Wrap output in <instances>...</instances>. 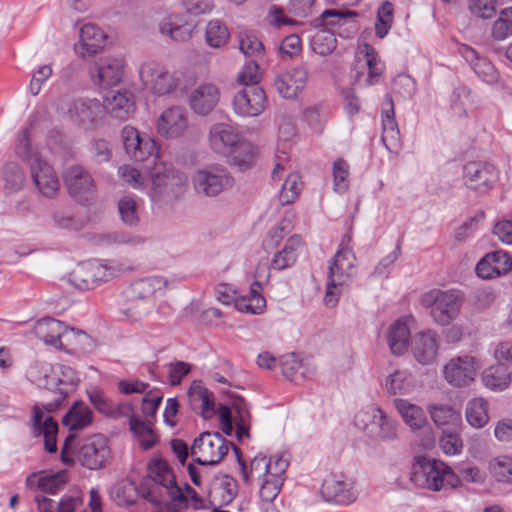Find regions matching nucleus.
<instances>
[{"instance_id": "obj_1", "label": "nucleus", "mask_w": 512, "mask_h": 512, "mask_svg": "<svg viewBox=\"0 0 512 512\" xmlns=\"http://www.w3.org/2000/svg\"><path fill=\"white\" fill-rule=\"evenodd\" d=\"M33 370H37L42 376H34L33 381L39 386L56 394L49 403L42 406L35 404L32 408V434L34 437H44V449L48 453L57 451L58 424L51 417L44 418V412L53 413L64 403L67 396L75 390L79 384L76 371L66 365L52 367L47 363L36 364Z\"/></svg>"}, {"instance_id": "obj_2", "label": "nucleus", "mask_w": 512, "mask_h": 512, "mask_svg": "<svg viewBox=\"0 0 512 512\" xmlns=\"http://www.w3.org/2000/svg\"><path fill=\"white\" fill-rule=\"evenodd\" d=\"M147 178L151 184V199L163 205L178 200L185 193L188 184L187 176L183 172L165 162L154 163L144 176V181Z\"/></svg>"}, {"instance_id": "obj_3", "label": "nucleus", "mask_w": 512, "mask_h": 512, "mask_svg": "<svg viewBox=\"0 0 512 512\" xmlns=\"http://www.w3.org/2000/svg\"><path fill=\"white\" fill-rule=\"evenodd\" d=\"M149 476L153 486L143 491L144 499L156 506L167 505L168 502L187 503V496L177 484L172 468L163 459H155L149 464Z\"/></svg>"}, {"instance_id": "obj_4", "label": "nucleus", "mask_w": 512, "mask_h": 512, "mask_svg": "<svg viewBox=\"0 0 512 512\" xmlns=\"http://www.w3.org/2000/svg\"><path fill=\"white\" fill-rule=\"evenodd\" d=\"M410 481L416 487L440 491L455 487L459 478L442 461L416 456L411 466Z\"/></svg>"}, {"instance_id": "obj_5", "label": "nucleus", "mask_w": 512, "mask_h": 512, "mask_svg": "<svg viewBox=\"0 0 512 512\" xmlns=\"http://www.w3.org/2000/svg\"><path fill=\"white\" fill-rule=\"evenodd\" d=\"M351 234H346L341 242L339 250L336 252L331 265L329 266L326 293L324 304L333 308L338 303V287H342L355 276L356 256L346 243L351 241Z\"/></svg>"}, {"instance_id": "obj_6", "label": "nucleus", "mask_w": 512, "mask_h": 512, "mask_svg": "<svg viewBox=\"0 0 512 512\" xmlns=\"http://www.w3.org/2000/svg\"><path fill=\"white\" fill-rule=\"evenodd\" d=\"M162 399L163 395L159 390H149L140 401L141 411L147 419L143 421L137 415L130 413V431L134 434L135 441L143 451L151 449L158 442V436L153 429V422L150 418L155 417Z\"/></svg>"}, {"instance_id": "obj_7", "label": "nucleus", "mask_w": 512, "mask_h": 512, "mask_svg": "<svg viewBox=\"0 0 512 512\" xmlns=\"http://www.w3.org/2000/svg\"><path fill=\"white\" fill-rule=\"evenodd\" d=\"M134 133L135 143L130 158L135 165L130 166V186L139 189L144 187V176L157 162V147L155 141L147 134H140L130 127V135Z\"/></svg>"}, {"instance_id": "obj_8", "label": "nucleus", "mask_w": 512, "mask_h": 512, "mask_svg": "<svg viewBox=\"0 0 512 512\" xmlns=\"http://www.w3.org/2000/svg\"><path fill=\"white\" fill-rule=\"evenodd\" d=\"M192 183L197 194L216 197L234 185V178L225 166L211 164L196 170Z\"/></svg>"}, {"instance_id": "obj_9", "label": "nucleus", "mask_w": 512, "mask_h": 512, "mask_svg": "<svg viewBox=\"0 0 512 512\" xmlns=\"http://www.w3.org/2000/svg\"><path fill=\"white\" fill-rule=\"evenodd\" d=\"M424 303L431 306V316L439 325H449L459 315L463 304L462 293L457 290H433L424 298Z\"/></svg>"}, {"instance_id": "obj_10", "label": "nucleus", "mask_w": 512, "mask_h": 512, "mask_svg": "<svg viewBox=\"0 0 512 512\" xmlns=\"http://www.w3.org/2000/svg\"><path fill=\"white\" fill-rule=\"evenodd\" d=\"M228 443L219 432L201 433L191 447L194 462L200 465L218 464L228 453Z\"/></svg>"}, {"instance_id": "obj_11", "label": "nucleus", "mask_w": 512, "mask_h": 512, "mask_svg": "<svg viewBox=\"0 0 512 512\" xmlns=\"http://www.w3.org/2000/svg\"><path fill=\"white\" fill-rule=\"evenodd\" d=\"M463 180L466 187L480 195L487 194L498 180V171L494 165L471 161L463 166Z\"/></svg>"}, {"instance_id": "obj_12", "label": "nucleus", "mask_w": 512, "mask_h": 512, "mask_svg": "<svg viewBox=\"0 0 512 512\" xmlns=\"http://www.w3.org/2000/svg\"><path fill=\"white\" fill-rule=\"evenodd\" d=\"M125 65L124 57L104 56L94 61L88 72L95 85L105 88L114 86L122 80Z\"/></svg>"}, {"instance_id": "obj_13", "label": "nucleus", "mask_w": 512, "mask_h": 512, "mask_svg": "<svg viewBox=\"0 0 512 512\" xmlns=\"http://www.w3.org/2000/svg\"><path fill=\"white\" fill-rule=\"evenodd\" d=\"M63 181L69 195L78 202H87L95 196L94 180L90 173L80 165L67 167L63 172Z\"/></svg>"}, {"instance_id": "obj_14", "label": "nucleus", "mask_w": 512, "mask_h": 512, "mask_svg": "<svg viewBox=\"0 0 512 512\" xmlns=\"http://www.w3.org/2000/svg\"><path fill=\"white\" fill-rule=\"evenodd\" d=\"M111 458V450L107 438L102 434H94L85 439L78 451L81 465L96 470L104 467Z\"/></svg>"}, {"instance_id": "obj_15", "label": "nucleus", "mask_w": 512, "mask_h": 512, "mask_svg": "<svg viewBox=\"0 0 512 512\" xmlns=\"http://www.w3.org/2000/svg\"><path fill=\"white\" fill-rule=\"evenodd\" d=\"M481 365L472 356L464 355L450 359L443 367L446 381L455 387L468 386L474 381Z\"/></svg>"}, {"instance_id": "obj_16", "label": "nucleus", "mask_w": 512, "mask_h": 512, "mask_svg": "<svg viewBox=\"0 0 512 512\" xmlns=\"http://www.w3.org/2000/svg\"><path fill=\"white\" fill-rule=\"evenodd\" d=\"M114 276L115 270L106 265L96 262L85 263L71 273V283L79 290H90Z\"/></svg>"}, {"instance_id": "obj_17", "label": "nucleus", "mask_w": 512, "mask_h": 512, "mask_svg": "<svg viewBox=\"0 0 512 512\" xmlns=\"http://www.w3.org/2000/svg\"><path fill=\"white\" fill-rule=\"evenodd\" d=\"M267 103L264 90L258 85L244 87L233 98L234 111L244 117H255L261 114Z\"/></svg>"}, {"instance_id": "obj_18", "label": "nucleus", "mask_w": 512, "mask_h": 512, "mask_svg": "<svg viewBox=\"0 0 512 512\" xmlns=\"http://www.w3.org/2000/svg\"><path fill=\"white\" fill-rule=\"evenodd\" d=\"M139 76L143 84L158 95L168 94L176 87L174 77L155 62L144 63L139 69Z\"/></svg>"}, {"instance_id": "obj_19", "label": "nucleus", "mask_w": 512, "mask_h": 512, "mask_svg": "<svg viewBox=\"0 0 512 512\" xmlns=\"http://www.w3.org/2000/svg\"><path fill=\"white\" fill-rule=\"evenodd\" d=\"M307 81L308 69L300 65L278 74L274 86L283 98L294 99L305 88Z\"/></svg>"}, {"instance_id": "obj_20", "label": "nucleus", "mask_w": 512, "mask_h": 512, "mask_svg": "<svg viewBox=\"0 0 512 512\" xmlns=\"http://www.w3.org/2000/svg\"><path fill=\"white\" fill-rule=\"evenodd\" d=\"M30 172L32 180L39 192L52 198L59 190V180L53 167L43 159H34L31 162Z\"/></svg>"}, {"instance_id": "obj_21", "label": "nucleus", "mask_w": 512, "mask_h": 512, "mask_svg": "<svg viewBox=\"0 0 512 512\" xmlns=\"http://www.w3.org/2000/svg\"><path fill=\"white\" fill-rule=\"evenodd\" d=\"M188 127L186 111L181 106L164 110L157 120V131L165 138H178Z\"/></svg>"}, {"instance_id": "obj_22", "label": "nucleus", "mask_w": 512, "mask_h": 512, "mask_svg": "<svg viewBox=\"0 0 512 512\" xmlns=\"http://www.w3.org/2000/svg\"><path fill=\"white\" fill-rule=\"evenodd\" d=\"M438 347L439 337L432 330L421 331L411 339L412 355L422 365H430L435 361Z\"/></svg>"}, {"instance_id": "obj_23", "label": "nucleus", "mask_w": 512, "mask_h": 512, "mask_svg": "<svg viewBox=\"0 0 512 512\" xmlns=\"http://www.w3.org/2000/svg\"><path fill=\"white\" fill-rule=\"evenodd\" d=\"M86 394L91 405L107 418L118 420L128 416V404L112 401L99 386H90Z\"/></svg>"}, {"instance_id": "obj_24", "label": "nucleus", "mask_w": 512, "mask_h": 512, "mask_svg": "<svg viewBox=\"0 0 512 512\" xmlns=\"http://www.w3.org/2000/svg\"><path fill=\"white\" fill-rule=\"evenodd\" d=\"M86 394L91 405L107 418L118 420L128 416V404L112 401L99 386H90Z\"/></svg>"}, {"instance_id": "obj_25", "label": "nucleus", "mask_w": 512, "mask_h": 512, "mask_svg": "<svg viewBox=\"0 0 512 512\" xmlns=\"http://www.w3.org/2000/svg\"><path fill=\"white\" fill-rule=\"evenodd\" d=\"M219 99V88L212 83H206L193 89L188 100L189 106L194 113L206 116L215 109Z\"/></svg>"}, {"instance_id": "obj_26", "label": "nucleus", "mask_w": 512, "mask_h": 512, "mask_svg": "<svg viewBox=\"0 0 512 512\" xmlns=\"http://www.w3.org/2000/svg\"><path fill=\"white\" fill-rule=\"evenodd\" d=\"M242 140L234 127L225 123H217L210 129V147L219 154H230Z\"/></svg>"}, {"instance_id": "obj_27", "label": "nucleus", "mask_w": 512, "mask_h": 512, "mask_svg": "<svg viewBox=\"0 0 512 512\" xmlns=\"http://www.w3.org/2000/svg\"><path fill=\"white\" fill-rule=\"evenodd\" d=\"M321 493L327 501L337 504H350L356 499L352 482L335 476L324 480Z\"/></svg>"}, {"instance_id": "obj_28", "label": "nucleus", "mask_w": 512, "mask_h": 512, "mask_svg": "<svg viewBox=\"0 0 512 512\" xmlns=\"http://www.w3.org/2000/svg\"><path fill=\"white\" fill-rule=\"evenodd\" d=\"M61 110H66L71 118L82 124L92 123L102 113L103 107L97 100L76 99L63 102Z\"/></svg>"}, {"instance_id": "obj_29", "label": "nucleus", "mask_w": 512, "mask_h": 512, "mask_svg": "<svg viewBox=\"0 0 512 512\" xmlns=\"http://www.w3.org/2000/svg\"><path fill=\"white\" fill-rule=\"evenodd\" d=\"M67 326L52 317L38 320L34 326L35 335L45 344L61 348Z\"/></svg>"}, {"instance_id": "obj_30", "label": "nucleus", "mask_w": 512, "mask_h": 512, "mask_svg": "<svg viewBox=\"0 0 512 512\" xmlns=\"http://www.w3.org/2000/svg\"><path fill=\"white\" fill-rule=\"evenodd\" d=\"M358 13L355 11L342 12L339 10L329 9L322 12L320 17L314 20L316 26L324 27V29L333 30L335 27L346 26L349 34L356 33Z\"/></svg>"}, {"instance_id": "obj_31", "label": "nucleus", "mask_w": 512, "mask_h": 512, "mask_svg": "<svg viewBox=\"0 0 512 512\" xmlns=\"http://www.w3.org/2000/svg\"><path fill=\"white\" fill-rule=\"evenodd\" d=\"M382 141L387 149L396 148L400 143V132L395 120L394 102L390 94H386L382 111Z\"/></svg>"}, {"instance_id": "obj_32", "label": "nucleus", "mask_w": 512, "mask_h": 512, "mask_svg": "<svg viewBox=\"0 0 512 512\" xmlns=\"http://www.w3.org/2000/svg\"><path fill=\"white\" fill-rule=\"evenodd\" d=\"M106 35L95 24H84L80 29V46L78 54L81 58L93 56L104 47Z\"/></svg>"}, {"instance_id": "obj_33", "label": "nucleus", "mask_w": 512, "mask_h": 512, "mask_svg": "<svg viewBox=\"0 0 512 512\" xmlns=\"http://www.w3.org/2000/svg\"><path fill=\"white\" fill-rule=\"evenodd\" d=\"M195 25L184 19L183 16L173 14L163 18L159 23L162 35L170 37L177 42H184L191 38Z\"/></svg>"}, {"instance_id": "obj_34", "label": "nucleus", "mask_w": 512, "mask_h": 512, "mask_svg": "<svg viewBox=\"0 0 512 512\" xmlns=\"http://www.w3.org/2000/svg\"><path fill=\"white\" fill-rule=\"evenodd\" d=\"M462 54L479 79L487 84H494L499 79V73L493 63L468 46L462 50Z\"/></svg>"}, {"instance_id": "obj_35", "label": "nucleus", "mask_w": 512, "mask_h": 512, "mask_svg": "<svg viewBox=\"0 0 512 512\" xmlns=\"http://www.w3.org/2000/svg\"><path fill=\"white\" fill-rule=\"evenodd\" d=\"M371 437L381 441H391L397 438V423L385 412L376 407L373 409V421L368 426Z\"/></svg>"}, {"instance_id": "obj_36", "label": "nucleus", "mask_w": 512, "mask_h": 512, "mask_svg": "<svg viewBox=\"0 0 512 512\" xmlns=\"http://www.w3.org/2000/svg\"><path fill=\"white\" fill-rule=\"evenodd\" d=\"M232 446L237 456V461L240 466L242 478L246 483H249L252 480H263L265 478L270 477V460H268L266 456L258 455L254 457L250 463V468L248 470L245 462L240 457V449L233 444Z\"/></svg>"}, {"instance_id": "obj_37", "label": "nucleus", "mask_w": 512, "mask_h": 512, "mask_svg": "<svg viewBox=\"0 0 512 512\" xmlns=\"http://www.w3.org/2000/svg\"><path fill=\"white\" fill-rule=\"evenodd\" d=\"M92 410L82 401H76L62 418V424L69 431H80L93 422Z\"/></svg>"}, {"instance_id": "obj_38", "label": "nucleus", "mask_w": 512, "mask_h": 512, "mask_svg": "<svg viewBox=\"0 0 512 512\" xmlns=\"http://www.w3.org/2000/svg\"><path fill=\"white\" fill-rule=\"evenodd\" d=\"M451 108L458 116L467 117L472 109L479 105V99L466 85L456 87L450 97Z\"/></svg>"}, {"instance_id": "obj_39", "label": "nucleus", "mask_w": 512, "mask_h": 512, "mask_svg": "<svg viewBox=\"0 0 512 512\" xmlns=\"http://www.w3.org/2000/svg\"><path fill=\"white\" fill-rule=\"evenodd\" d=\"M394 406L411 430H419L427 424L425 412L421 407L405 399H395Z\"/></svg>"}, {"instance_id": "obj_40", "label": "nucleus", "mask_w": 512, "mask_h": 512, "mask_svg": "<svg viewBox=\"0 0 512 512\" xmlns=\"http://www.w3.org/2000/svg\"><path fill=\"white\" fill-rule=\"evenodd\" d=\"M410 339V329L403 319H397L389 328L388 344L394 355H402L406 352Z\"/></svg>"}, {"instance_id": "obj_41", "label": "nucleus", "mask_w": 512, "mask_h": 512, "mask_svg": "<svg viewBox=\"0 0 512 512\" xmlns=\"http://www.w3.org/2000/svg\"><path fill=\"white\" fill-rule=\"evenodd\" d=\"M482 381L487 388L502 391L510 385L511 373L507 366L499 363L482 372Z\"/></svg>"}, {"instance_id": "obj_42", "label": "nucleus", "mask_w": 512, "mask_h": 512, "mask_svg": "<svg viewBox=\"0 0 512 512\" xmlns=\"http://www.w3.org/2000/svg\"><path fill=\"white\" fill-rule=\"evenodd\" d=\"M188 396L192 409H199L204 417H206L207 413L214 412L215 404L213 393L200 383L193 382L188 391Z\"/></svg>"}, {"instance_id": "obj_43", "label": "nucleus", "mask_w": 512, "mask_h": 512, "mask_svg": "<svg viewBox=\"0 0 512 512\" xmlns=\"http://www.w3.org/2000/svg\"><path fill=\"white\" fill-rule=\"evenodd\" d=\"M61 348L90 353L95 348V342L86 332L68 327Z\"/></svg>"}, {"instance_id": "obj_44", "label": "nucleus", "mask_w": 512, "mask_h": 512, "mask_svg": "<svg viewBox=\"0 0 512 512\" xmlns=\"http://www.w3.org/2000/svg\"><path fill=\"white\" fill-rule=\"evenodd\" d=\"M301 246V238L298 235L291 236L285 243L283 249L274 255L271 262L272 268L283 270L292 266L298 256V249Z\"/></svg>"}, {"instance_id": "obj_45", "label": "nucleus", "mask_w": 512, "mask_h": 512, "mask_svg": "<svg viewBox=\"0 0 512 512\" xmlns=\"http://www.w3.org/2000/svg\"><path fill=\"white\" fill-rule=\"evenodd\" d=\"M229 155L231 156V163L237 166L239 170L245 171L254 166L257 152L251 142L242 139Z\"/></svg>"}, {"instance_id": "obj_46", "label": "nucleus", "mask_w": 512, "mask_h": 512, "mask_svg": "<svg viewBox=\"0 0 512 512\" xmlns=\"http://www.w3.org/2000/svg\"><path fill=\"white\" fill-rule=\"evenodd\" d=\"M465 415L468 423L475 428L484 427L488 420V403L483 398L471 399L465 409Z\"/></svg>"}, {"instance_id": "obj_47", "label": "nucleus", "mask_w": 512, "mask_h": 512, "mask_svg": "<svg viewBox=\"0 0 512 512\" xmlns=\"http://www.w3.org/2000/svg\"><path fill=\"white\" fill-rule=\"evenodd\" d=\"M167 281L159 276L139 279L131 284L132 292L139 299L151 297L156 291L166 287Z\"/></svg>"}, {"instance_id": "obj_48", "label": "nucleus", "mask_w": 512, "mask_h": 512, "mask_svg": "<svg viewBox=\"0 0 512 512\" xmlns=\"http://www.w3.org/2000/svg\"><path fill=\"white\" fill-rule=\"evenodd\" d=\"M230 37L226 25L220 20H211L206 27L205 38L210 47L220 48L224 46Z\"/></svg>"}, {"instance_id": "obj_49", "label": "nucleus", "mask_w": 512, "mask_h": 512, "mask_svg": "<svg viewBox=\"0 0 512 512\" xmlns=\"http://www.w3.org/2000/svg\"><path fill=\"white\" fill-rule=\"evenodd\" d=\"M512 35V7L504 8L499 12L491 29V37L496 41H503Z\"/></svg>"}, {"instance_id": "obj_50", "label": "nucleus", "mask_w": 512, "mask_h": 512, "mask_svg": "<svg viewBox=\"0 0 512 512\" xmlns=\"http://www.w3.org/2000/svg\"><path fill=\"white\" fill-rule=\"evenodd\" d=\"M107 109L115 114L116 117L125 119L128 115V93L126 89L111 90L105 95Z\"/></svg>"}, {"instance_id": "obj_51", "label": "nucleus", "mask_w": 512, "mask_h": 512, "mask_svg": "<svg viewBox=\"0 0 512 512\" xmlns=\"http://www.w3.org/2000/svg\"><path fill=\"white\" fill-rule=\"evenodd\" d=\"M300 175L296 172L290 173L282 184L279 193V201L282 205H288L294 202L302 190Z\"/></svg>"}, {"instance_id": "obj_52", "label": "nucleus", "mask_w": 512, "mask_h": 512, "mask_svg": "<svg viewBox=\"0 0 512 512\" xmlns=\"http://www.w3.org/2000/svg\"><path fill=\"white\" fill-rule=\"evenodd\" d=\"M365 68L368 70L367 76L364 79V85H374L380 80L383 72V66L380 63L377 52L371 46H366L365 54Z\"/></svg>"}, {"instance_id": "obj_53", "label": "nucleus", "mask_w": 512, "mask_h": 512, "mask_svg": "<svg viewBox=\"0 0 512 512\" xmlns=\"http://www.w3.org/2000/svg\"><path fill=\"white\" fill-rule=\"evenodd\" d=\"M312 49L315 53L325 56L336 48L335 31L322 29L313 36L311 41Z\"/></svg>"}, {"instance_id": "obj_54", "label": "nucleus", "mask_w": 512, "mask_h": 512, "mask_svg": "<svg viewBox=\"0 0 512 512\" xmlns=\"http://www.w3.org/2000/svg\"><path fill=\"white\" fill-rule=\"evenodd\" d=\"M280 366L282 374L290 381H298L299 375L301 378L307 377V369L294 353L284 356L281 359Z\"/></svg>"}, {"instance_id": "obj_55", "label": "nucleus", "mask_w": 512, "mask_h": 512, "mask_svg": "<svg viewBox=\"0 0 512 512\" xmlns=\"http://www.w3.org/2000/svg\"><path fill=\"white\" fill-rule=\"evenodd\" d=\"M385 386L392 395L406 394L412 387L410 374L406 371L397 370L387 378Z\"/></svg>"}, {"instance_id": "obj_56", "label": "nucleus", "mask_w": 512, "mask_h": 512, "mask_svg": "<svg viewBox=\"0 0 512 512\" xmlns=\"http://www.w3.org/2000/svg\"><path fill=\"white\" fill-rule=\"evenodd\" d=\"M3 175L6 189L12 192L19 191L25 183V174L15 162H9L4 166Z\"/></svg>"}, {"instance_id": "obj_57", "label": "nucleus", "mask_w": 512, "mask_h": 512, "mask_svg": "<svg viewBox=\"0 0 512 512\" xmlns=\"http://www.w3.org/2000/svg\"><path fill=\"white\" fill-rule=\"evenodd\" d=\"M30 128L31 125L23 129L15 146L16 155L22 160L26 161L29 166H31V162L34 159H42L37 152L33 151L31 147Z\"/></svg>"}, {"instance_id": "obj_58", "label": "nucleus", "mask_w": 512, "mask_h": 512, "mask_svg": "<svg viewBox=\"0 0 512 512\" xmlns=\"http://www.w3.org/2000/svg\"><path fill=\"white\" fill-rule=\"evenodd\" d=\"M428 411L432 420L438 426L455 423L459 418L457 411L449 405L431 404L428 406Z\"/></svg>"}, {"instance_id": "obj_59", "label": "nucleus", "mask_w": 512, "mask_h": 512, "mask_svg": "<svg viewBox=\"0 0 512 512\" xmlns=\"http://www.w3.org/2000/svg\"><path fill=\"white\" fill-rule=\"evenodd\" d=\"M470 14L478 19H490L496 14V0H468Z\"/></svg>"}, {"instance_id": "obj_60", "label": "nucleus", "mask_w": 512, "mask_h": 512, "mask_svg": "<svg viewBox=\"0 0 512 512\" xmlns=\"http://www.w3.org/2000/svg\"><path fill=\"white\" fill-rule=\"evenodd\" d=\"M239 49L244 55L255 58L262 56L264 52L262 42L255 35L249 33L240 34Z\"/></svg>"}, {"instance_id": "obj_61", "label": "nucleus", "mask_w": 512, "mask_h": 512, "mask_svg": "<svg viewBox=\"0 0 512 512\" xmlns=\"http://www.w3.org/2000/svg\"><path fill=\"white\" fill-rule=\"evenodd\" d=\"M491 471L501 482H512V458L502 456L491 463Z\"/></svg>"}, {"instance_id": "obj_62", "label": "nucleus", "mask_w": 512, "mask_h": 512, "mask_svg": "<svg viewBox=\"0 0 512 512\" xmlns=\"http://www.w3.org/2000/svg\"><path fill=\"white\" fill-rule=\"evenodd\" d=\"M67 480V473L65 471H61L57 474L39 478L38 486L43 492L54 494L67 482Z\"/></svg>"}, {"instance_id": "obj_63", "label": "nucleus", "mask_w": 512, "mask_h": 512, "mask_svg": "<svg viewBox=\"0 0 512 512\" xmlns=\"http://www.w3.org/2000/svg\"><path fill=\"white\" fill-rule=\"evenodd\" d=\"M261 78L260 68L255 60L248 61L238 74V82L245 87L257 85Z\"/></svg>"}, {"instance_id": "obj_64", "label": "nucleus", "mask_w": 512, "mask_h": 512, "mask_svg": "<svg viewBox=\"0 0 512 512\" xmlns=\"http://www.w3.org/2000/svg\"><path fill=\"white\" fill-rule=\"evenodd\" d=\"M54 226L68 231H79L83 227V221L72 215L55 212L52 215Z\"/></svg>"}]
</instances>
